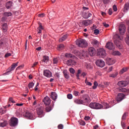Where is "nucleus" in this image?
Wrapping results in <instances>:
<instances>
[{
	"label": "nucleus",
	"instance_id": "obj_1",
	"mask_svg": "<svg viewBox=\"0 0 129 129\" xmlns=\"http://www.w3.org/2000/svg\"><path fill=\"white\" fill-rule=\"evenodd\" d=\"M89 107L92 109L99 110L102 109L103 107V105L100 103L97 102H92L89 105Z\"/></svg>",
	"mask_w": 129,
	"mask_h": 129
},
{
	"label": "nucleus",
	"instance_id": "obj_2",
	"mask_svg": "<svg viewBox=\"0 0 129 129\" xmlns=\"http://www.w3.org/2000/svg\"><path fill=\"white\" fill-rule=\"evenodd\" d=\"M116 37H117V38L113 40L114 44L116 45V46H117L118 48H119V49H122V45L121 43H120V41H121V37H120V36L118 35H116Z\"/></svg>",
	"mask_w": 129,
	"mask_h": 129
},
{
	"label": "nucleus",
	"instance_id": "obj_3",
	"mask_svg": "<svg viewBox=\"0 0 129 129\" xmlns=\"http://www.w3.org/2000/svg\"><path fill=\"white\" fill-rule=\"evenodd\" d=\"M76 44L78 45V47L85 48L87 46V42L84 39H79L76 41Z\"/></svg>",
	"mask_w": 129,
	"mask_h": 129
},
{
	"label": "nucleus",
	"instance_id": "obj_4",
	"mask_svg": "<svg viewBox=\"0 0 129 129\" xmlns=\"http://www.w3.org/2000/svg\"><path fill=\"white\" fill-rule=\"evenodd\" d=\"M18 118L12 117L9 121V125L12 127H16L18 125Z\"/></svg>",
	"mask_w": 129,
	"mask_h": 129
},
{
	"label": "nucleus",
	"instance_id": "obj_5",
	"mask_svg": "<svg viewBox=\"0 0 129 129\" xmlns=\"http://www.w3.org/2000/svg\"><path fill=\"white\" fill-rule=\"evenodd\" d=\"M97 55L102 58H104L106 56V51L103 48H100L98 50Z\"/></svg>",
	"mask_w": 129,
	"mask_h": 129
},
{
	"label": "nucleus",
	"instance_id": "obj_6",
	"mask_svg": "<svg viewBox=\"0 0 129 129\" xmlns=\"http://www.w3.org/2000/svg\"><path fill=\"white\" fill-rule=\"evenodd\" d=\"M37 115H38V117L42 118L44 116L43 115V109L42 107H39L36 109Z\"/></svg>",
	"mask_w": 129,
	"mask_h": 129
},
{
	"label": "nucleus",
	"instance_id": "obj_7",
	"mask_svg": "<svg viewBox=\"0 0 129 129\" xmlns=\"http://www.w3.org/2000/svg\"><path fill=\"white\" fill-rule=\"evenodd\" d=\"M128 84H129V81H119L118 82V83L117 84V85L118 86H119V87H126Z\"/></svg>",
	"mask_w": 129,
	"mask_h": 129
},
{
	"label": "nucleus",
	"instance_id": "obj_8",
	"mask_svg": "<svg viewBox=\"0 0 129 129\" xmlns=\"http://www.w3.org/2000/svg\"><path fill=\"white\" fill-rule=\"evenodd\" d=\"M96 65L98 67L102 68L103 67H105V62L101 59H98L97 61H96Z\"/></svg>",
	"mask_w": 129,
	"mask_h": 129
},
{
	"label": "nucleus",
	"instance_id": "obj_9",
	"mask_svg": "<svg viewBox=\"0 0 129 129\" xmlns=\"http://www.w3.org/2000/svg\"><path fill=\"white\" fill-rule=\"evenodd\" d=\"M105 47L109 50H113L115 48L114 45H113V44L111 42H107V43H106V45H105Z\"/></svg>",
	"mask_w": 129,
	"mask_h": 129
},
{
	"label": "nucleus",
	"instance_id": "obj_10",
	"mask_svg": "<svg viewBox=\"0 0 129 129\" xmlns=\"http://www.w3.org/2000/svg\"><path fill=\"white\" fill-rule=\"evenodd\" d=\"M126 31V28L124 24H120L119 26V32L120 34L123 35Z\"/></svg>",
	"mask_w": 129,
	"mask_h": 129
},
{
	"label": "nucleus",
	"instance_id": "obj_11",
	"mask_svg": "<svg viewBox=\"0 0 129 129\" xmlns=\"http://www.w3.org/2000/svg\"><path fill=\"white\" fill-rule=\"evenodd\" d=\"M18 62H17V63H12V66H11V68H9V69H7V72L10 73L12 71H14L15 68H16V67L18 66Z\"/></svg>",
	"mask_w": 129,
	"mask_h": 129
},
{
	"label": "nucleus",
	"instance_id": "obj_12",
	"mask_svg": "<svg viewBox=\"0 0 129 129\" xmlns=\"http://www.w3.org/2000/svg\"><path fill=\"white\" fill-rule=\"evenodd\" d=\"M88 51L89 54H90L91 56H93L95 55V54H96L95 48L93 47H89L88 49Z\"/></svg>",
	"mask_w": 129,
	"mask_h": 129
},
{
	"label": "nucleus",
	"instance_id": "obj_13",
	"mask_svg": "<svg viewBox=\"0 0 129 129\" xmlns=\"http://www.w3.org/2000/svg\"><path fill=\"white\" fill-rule=\"evenodd\" d=\"M43 75L44 76L46 77V78H50L52 77V73L51 72L48 70H45L43 71Z\"/></svg>",
	"mask_w": 129,
	"mask_h": 129
},
{
	"label": "nucleus",
	"instance_id": "obj_14",
	"mask_svg": "<svg viewBox=\"0 0 129 129\" xmlns=\"http://www.w3.org/2000/svg\"><path fill=\"white\" fill-rule=\"evenodd\" d=\"M75 103L79 105H85V104H86L88 103V102H85V101H83L81 99H76L74 100Z\"/></svg>",
	"mask_w": 129,
	"mask_h": 129
},
{
	"label": "nucleus",
	"instance_id": "obj_15",
	"mask_svg": "<svg viewBox=\"0 0 129 129\" xmlns=\"http://www.w3.org/2000/svg\"><path fill=\"white\" fill-rule=\"evenodd\" d=\"M50 98L49 97L46 96L45 98L43 99V103L46 106H48L49 104H50Z\"/></svg>",
	"mask_w": 129,
	"mask_h": 129
},
{
	"label": "nucleus",
	"instance_id": "obj_16",
	"mask_svg": "<svg viewBox=\"0 0 129 129\" xmlns=\"http://www.w3.org/2000/svg\"><path fill=\"white\" fill-rule=\"evenodd\" d=\"M78 56L80 57H87V52L84 51V50H80V51H78Z\"/></svg>",
	"mask_w": 129,
	"mask_h": 129
},
{
	"label": "nucleus",
	"instance_id": "obj_17",
	"mask_svg": "<svg viewBox=\"0 0 129 129\" xmlns=\"http://www.w3.org/2000/svg\"><path fill=\"white\" fill-rule=\"evenodd\" d=\"M124 97L125 95L124 94L119 93V94H118V96H117L116 100L118 102L121 101L123 100V99H124Z\"/></svg>",
	"mask_w": 129,
	"mask_h": 129
},
{
	"label": "nucleus",
	"instance_id": "obj_18",
	"mask_svg": "<svg viewBox=\"0 0 129 129\" xmlns=\"http://www.w3.org/2000/svg\"><path fill=\"white\" fill-rule=\"evenodd\" d=\"M91 24H92V20H86L82 21V25L83 26H87Z\"/></svg>",
	"mask_w": 129,
	"mask_h": 129
},
{
	"label": "nucleus",
	"instance_id": "obj_19",
	"mask_svg": "<svg viewBox=\"0 0 129 129\" xmlns=\"http://www.w3.org/2000/svg\"><path fill=\"white\" fill-rule=\"evenodd\" d=\"M50 98L53 101H55L57 99V94L55 92H51Z\"/></svg>",
	"mask_w": 129,
	"mask_h": 129
},
{
	"label": "nucleus",
	"instance_id": "obj_20",
	"mask_svg": "<svg viewBox=\"0 0 129 129\" xmlns=\"http://www.w3.org/2000/svg\"><path fill=\"white\" fill-rule=\"evenodd\" d=\"M107 63L109 66H111L115 63V60L111 58H108Z\"/></svg>",
	"mask_w": 129,
	"mask_h": 129
},
{
	"label": "nucleus",
	"instance_id": "obj_21",
	"mask_svg": "<svg viewBox=\"0 0 129 129\" xmlns=\"http://www.w3.org/2000/svg\"><path fill=\"white\" fill-rule=\"evenodd\" d=\"M90 98L88 95H84L81 98V100L85 101V102H89V100Z\"/></svg>",
	"mask_w": 129,
	"mask_h": 129
},
{
	"label": "nucleus",
	"instance_id": "obj_22",
	"mask_svg": "<svg viewBox=\"0 0 129 129\" xmlns=\"http://www.w3.org/2000/svg\"><path fill=\"white\" fill-rule=\"evenodd\" d=\"M75 64H76V61L73 59H71L67 60V64L68 66L75 65Z\"/></svg>",
	"mask_w": 129,
	"mask_h": 129
},
{
	"label": "nucleus",
	"instance_id": "obj_23",
	"mask_svg": "<svg viewBox=\"0 0 129 129\" xmlns=\"http://www.w3.org/2000/svg\"><path fill=\"white\" fill-rule=\"evenodd\" d=\"M118 90L119 91V92H122V93H129V90L126 89L125 88H119L118 89Z\"/></svg>",
	"mask_w": 129,
	"mask_h": 129
},
{
	"label": "nucleus",
	"instance_id": "obj_24",
	"mask_svg": "<svg viewBox=\"0 0 129 129\" xmlns=\"http://www.w3.org/2000/svg\"><path fill=\"white\" fill-rule=\"evenodd\" d=\"M129 69V67H124L121 70L119 71V74L121 75L123 73H126Z\"/></svg>",
	"mask_w": 129,
	"mask_h": 129
},
{
	"label": "nucleus",
	"instance_id": "obj_25",
	"mask_svg": "<svg viewBox=\"0 0 129 129\" xmlns=\"http://www.w3.org/2000/svg\"><path fill=\"white\" fill-rule=\"evenodd\" d=\"M25 116H26V118H28L29 119L33 118V114L29 112H26V114H25Z\"/></svg>",
	"mask_w": 129,
	"mask_h": 129
},
{
	"label": "nucleus",
	"instance_id": "obj_26",
	"mask_svg": "<svg viewBox=\"0 0 129 129\" xmlns=\"http://www.w3.org/2000/svg\"><path fill=\"white\" fill-rule=\"evenodd\" d=\"M8 29V27L7 26V24L5 23V24H3L2 29H3V32H4V33H6V32H7Z\"/></svg>",
	"mask_w": 129,
	"mask_h": 129
},
{
	"label": "nucleus",
	"instance_id": "obj_27",
	"mask_svg": "<svg viewBox=\"0 0 129 129\" xmlns=\"http://www.w3.org/2000/svg\"><path fill=\"white\" fill-rule=\"evenodd\" d=\"M68 37V35L67 34H65L63 36H62L61 37V38H60L59 39V42H60V43L63 42L65 41V40H66V39H67V37Z\"/></svg>",
	"mask_w": 129,
	"mask_h": 129
},
{
	"label": "nucleus",
	"instance_id": "obj_28",
	"mask_svg": "<svg viewBox=\"0 0 129 129\" xmlns=\"http://www.w3.org/2000/svg\"><path fill=\"white\" fill-rule=\"evenodd\" d=\"M64 56H65V57L69 59H70V58L74 59V57H75V56H74L73 54L71 53H65Z\"/></svg>",
	"mask_w": 129,
	"mask_h": 129
},
{
	"label": "nucleus",
	"instance_id": "obj_29",
	"mask_svg": "<svg viewBox=\"0 0 129 129\" xmlns=\"http://www.w3.org/2000/svg\"><path fill=\"white\" fill-rule=\"evenodd\" d=\"M12 6H13V2L11 1H9L6 3V7L7 9H10Z\"/></svg>",
	"mask_w": 129,
	"mask_h": 129
},
{
	"label": "nucleus",
	"instance_id": "obj_30",
	"mask_svg": "<svg viewBox=\"0 0 129 129\" xmlns=\"http://www.w3.org/2000/svg\"><path fill=\"white\" fill-rule=\"evenodd\" d=\"M42 62L45 63V64H47V62L48 61V56L44 55L43 59L42 60Z\"/></svg>",
	"mask_w": 129,
	"mask_h": 129
},
{
	"label": "nucleus",
	"instance_id": "obj_31",
	"mask_svg": "<svg viewBox=\"0 0 129 129\" xmlns=\"http://www.w3.org/2000/svg\"><path fill=\"white\" fill-rule=\"evenodd\" d=\"M112 55H114V56H116V55H120L121 54V53H120V52H119V51L118 50H116V51H112Z\"/></svg>",
	"mask_w": 129,
	"mask_h": 129
},
{
	"label": "nucleus",
	"instance_id": "obj_32",
	"mask_svg": "<svg viewBox=\"0 0 129 129\" xmlns=\"http://www.w3.org/2000/svg\"><path fill=\"white\" fill-rule=\"evenodd\" d=\"M41 30H43V27H42V25L41 23L39 24V27H38V30L39 31L38 32V34H41Z\"/></svg>",
	"mask_w": 129,
	"mask_h": 129
},
{
	"label": "nucleus",
	"instance_id": "obj_33",
	"mask_svg": "<svg viewBox=\"0 0 129 129\" xmlns=\"http://www.w3.org/2000/svg\"><path fill=\"white\" fill-rule=\"evenodd\" d=\"M92 45H95V46H98L99 45V41H98L96 39H93L92 40Z\"/></svg>",
	"mask_w": 129,
	"mask_h": 129
},
{
	"label": "nucleus",
	"instance_id": "obj_34",
	"mask_svg": "<svg viewBox=\"0 0 129 129\" xmlns=\"http://www.w3.org/2000/svg\"><path fill=\"white\" fill-rule=\"evenodd\" d=\"M117 76H118V73L116 72V73H113V74H112L109 75V77H111L112 79H114L117 77Z\"/></svg>",
	"mask_w": 129,
	"mask_h": 129
},
{
	"label": "nucleus",
	"instance_id": "obj_35",
	"mask_svg": "<svg viewBox=\"0 0 129 129\" xmlns=\"http://www.w3.org/2000/svg\"><path fill=\"white\" fill-rule=\"evenodd\" d=\"M129 9V4H126L125 5H124V11L125 12H127V11H128Z\"/></svg>",
	"mask_w": 129,
	"mask_h": 129
},
{
	"label": "nucleus",
	"instance_id": "obj_36",
	"mask_svg": "<svg viewBox=\"0 0 129 129\" xmlns=\"http://www.w3.org/2000/svg\"><path fill=\"white\" fill-rule=\"evenodd\" d=\"M85 67L88 70L92 69V66L90 63H85Z\"/></svg>",
	"mask_w": 129,
	"mask_h": 129
},
{
	"label": "nucleus",
	"instance_id": "obj_37",
	"mask_svg": "<svg viewBox=\"0 0 129 129\" xmlns=\"http://www.w3.org/2000/svg\"><path fill=\"white\" fill-rule=\"evenodd\" d=\"M34 84L33 82H31L28 84V88H29L30 90H32L33 87H34Z\"/></svg>",
	"mask_w": 129,
	"mask_h": 129
},
{
	"label": "nucleus",
	"instance_id": "obj_38",
	"mask_svg": "<svg viewBox=\"0 0 129 129\" xmlns=\"http://www.w3.org/2000/svg\"><path fill=\"white\" fill-rule=\"evenodd\" d=\"M102 106H104V107H105L103 109H107L108 108H109V105L107 103H103V105Z\"/></svg>",
	"mask_w": 129,
	"mask_h": 129
},
{
	"label": "nucleus",
	"instance_id": "obj_39",
	"mask_svg": "<svg viewBox=\"0 0 129 129\" xmlns=\"http://www.w3.org/2000/svg\"><path fill=\"white\" fill-rule=\"evenodd\" d=\"M58 63V58H53V64H57Z\"/></svg>",
	"mask_w": 129,
	"mask_h": 129
},
{
	"label": "nucleus",
	"instance_id": "obj_40",
	"mask_svg": "<svg viewBox=\"0 0 129 129\" xmlns=\"http://www.w3.org/2000/svg\"><path fill=\"white\" fill-rule=\"evenodd\" d=\"M126 113H124L122 115V117H121V120L123 121L124 120H126Z\"/></svg>",
	"mask_w": 129,
	"mask_h": 129
},
{
	"label": "nucleus",
	"instance_id": "obj_41",
	"mask_svg": "<svg viewBox=\"0 0 129 129\" xmlns=\"http://www.w3.org/2000/svg\"><path fill=\"white\" fill-rule=\"evenodd\" d=\"M85 84H86V85H87L89 86H92V83L90 82H88V81H87V79H85Z\"/></svg>",
	"mask_w": 129,
	"mask_h": 129
},
{
	"label": "nucleus",
	"instance_id": "obj_42",
	"mask_svg": "<svg viewBox=\"0 0 129 129\" xmlns=\"http://www.w3.org/2000/svg\"><path fill=\"white\" fill-rule=\"evenodd\" d=\"M58 48H59V50H61V49H63V48H64V45H63L62 44H60L58 46Z\"/></svg>",
	"mask_w": 129,
	"mask_h": 129
},
{
	"label": "nucleus",
	"instance_id": "obj_43",
	"mask_svg": "<svg viewBox=\"0 0 129 129\" xmlns=\"http://www.w3.org/2000/svg\"><path fill=\"white\" fill-rule=\"evenodd\" d=\"M7 124V122L5 121L4 122H1L0 123V126L2 127H5Z\"/></svg>",
	"mask_w": 129,
	"mask_h": 129
},
{
	"label": "nucleus",
	"instance_id": "obj_44",
	"mask_svg": "<svg viewBox=\"0 0 129 129\" xmlns=\"http://www.w3.org/2000/svg\"><path fill=\"white\" fill-rule=\"evenodd\" d=\"M93 86H92V89H95L97 88V86H98V83L96 81L94 82Z\"/></svg>",
	"mask_w": 129,
	"mask_h": 129
},
{
	"label": "nucleus",
	"instance_id": "obj_45",
	"mask_svg": "<svg viewBox=\"0 0 129 129\" xmlns=\"http://www.w3.org/2000/svg\"><path fill=\"white\" fill-rule=\"evenodd\" d=\"M81 74V70H78V73H77L76 77L78 78V80H79V75Z\"/></svg>",
	"mask_w": 129,
	"mask_h": 129
},
{
	"label": "nucleus",
	"instance_id": "obj_46",
	"mask_svg": "<svg viewBox=\"0 0 129 129\" xmlns=\"http://www.w3.org/2000/svg\"><path fill=\"white\" fill-rule=\"evenodd\" d=\"M70 73H71V74H75V70L71 68V69H70Z\"/></svg>",
	"mask_w": 129,
	"mask_h": 129
},
{
	"label": "nucleus",
	"instance_id": "obj_47",
	"mask_svg": "<svg viewBox=\"0 0 129 129\" xmlns=\"http://www.w3.org/2000/svg\"><path fill=\"white\" fill-rule=\"evenodd\" d=\"M51 110H52V108L50 106L46 107V111L47 112H50Z\"/></svg>",
	"mask_w": 129,
	"mask_h": 129
},
{
	"label": "nucleus",
	"instance_id": "obj_48",
	"mask_svg": "<svg viewBox=\"0 0 129 129\" xmlns=\"http://www.w3.org/2000/svg\"><path fill=\"white\" fill-rule=\"evenodd\" d=\"M79 94V92L77 91H73V95H74L75 96L77 97L78 96V95Z\"/></svg>",
	"mask_w": 129,
	"mask_h": 129
},
{
	"label": "nucleus",
	"instance_id": "obj_49",
	"mask_svg": "<svg viewBox=\"0 0 129 129\" xmlns=\"http://www.w3.org/2000/svg\"><path fill=\"white\" fill-rule=\"evenodd\" d=\"M63 75H64V77H65V78L68 79L69 78H70V77L69 76L68 74L66 73L65 72H63Z\"/></svg>",
	"mask_w": 129,
	"mask_h": 129
},
{
	"label": "nucleus",
	"instance_id": "obj_50",
	"mask_svg": "<svg viewBox=\"0 0 129 129\" xmlns=\"http://www.w3.org/2000/svg\"><path fill=\"white\" fill-rule=\"evenodd\" d=\"M95 35H98L99 34V30L98 29H95L93 31Z\"/></svg>",
	"mask_w": 129,
	"mask_h": 129
},
{
	"label": "nucleus",
	"instance_id": "obj_51",
	"mask_svg": "<svg viewBox=\"0 0 129 129\" xmlns=\"http://www.w3.org/2000/svg\"><path fill=\"white\" fill-rule=\"evenodd\" d=\"M24 68V65L19 66L17 68L16 70H20V69H22Z\"/></svg>",
	"mask_w": 129,
	"mask_h": 129
},
{
	"label": "nucleus",
	"instance_id": "obj_52",
	"mask_svg": "<svg viewBox=\"0 0 129 129\" xmlns=\"http://www.w3.org/2000/svg\"><path fill=\"white\" fill-rule=\"evenodd\" d=\"M91 16H92V14L90 13H87V14H86V19H88V18L91 17Z\"/></svg>",
	"mask_w": 129,
	"mask_h": 129
},
{
	"label": "nucleus",
	"instance_id": "obj_53",
	"mask_svg": "<svg viewBox=\"0 0 129 129\" xmlns=\"http://www.w3.org/2000/svg\"><path fill=\"white\" fill-rule=\"evenodd\" d=\"M112 10H113V11H114V12L117 11L116 5H113V6H112Z\"/></svg>",
	"mask_w": 129,
	"mask_h": 129
},
{
	"label": "nucleus",
	"instance_id": "obj_54",
	"mask_svg": "<svg viewBox=\"0 0 129 129\" xmlns=\"http://www.w3.org/2000/svg\"><path fill=\"white\" fill-rule=\"evenodd\" d=\"M67 98L69 99H72L73 98L72 95L71 94H69L67 95Z\"/></svg>",
	"mask_w": 129,
	"mask_h": 129
},
{
	"label": "nucleus",
	"instance_id": "obj_55",
	"mask_svg": "<svg viewBox=\"0 0 129 129\" xmlns=\"http://www.w3.org/2000/svg\"><path fill=\"white\" fill-rule=\"evenodd\" d=\"M112 9L110 8L108 10V14L109 15H112Z\"/></svg>",
	"mask_w": 129,
	"mask_h": 129
},
{
	"label": "nucleus",
	"instance_id": "obj_56",
	"mask_svg": "<svg viewBox=\"0 0 129 129\" xmlns=\"http://www.w3.org/2000/svg\"><path fill=\"white\" fill-rule=\"evenodd\" d=\"M126 43L129 46V35L127 36V38L126 39Z\"/></svg>",
	"mask_w": 129,
	"mask_h": 129
},
{
	"label": "nucleus",
	"instance_id": "obj_57",
	"mask_svg": "<svg viewBox=\"0 0 129 129\" xmlns=\"http://www.w3.org/2000/svg\"><path fill=\"white\" fill-rule=\"evenodd\" d=\"M58 128L59 129H63V125L60 124L59 125H58Z\"/></svg>",
	"mask_w": 129,
	"mask_h": 129
},
{
	"label": "nucleus",
	"instance_id": "obj_58",
	"mask_svg": "<svg viewBox=\"0 0 129 129\" xmlns=\"http://www.w3.org/2000/svg\"><path fill=\"white\" fill-rule=\"evenodd\" d=\"M12 55V54L10 53H7L6 54V55H5V57L7 58V57H10Z\"/></svg>",
	"mask_w": 129,
	"mask_h": 129
},
{
	"label": "nucleus",
	"instance_id": "obj_59",
	"mask_svg": "<svg viewBox=\"0 0 129 129\" xmlns=\"http://www.w3.org/2000/svg\"><path fill=\"white\" fill-rule=\"evenodd\" d=\"M103 26H104V27H105V28H108L109 27V25L106 24V23H103Z\"/></svg>",
	"mask_w": 129,
	"mask_h": 129
},
{
	"label": "nucleus",
	"instance_id": "obj_60",
	"mask_svg": "<svg viewBox=\"0 0 129 129\" xmlns=\"http://www.w3.org/2000/svg\"><path fill=\"white\" fill-rule=\"evenodd\" d=\"M10 102H11L12 103H15V101L13 100V98L11 97L9 98Z\"/></svg>",
	"mask_w": 129,
	"mask_h": 129
},
{
	"label": "nucleus",
	"instance_id": "obj_61",
	"mask_svg": "<svg viewBox=\"0 0 129 129\" xmlns=\"http://www.w3.org/2000/svg\"><path fill=\"white\" fill-rule=\"evenodd\" d=\"M12 14L11 13H6V16L7 17L12 16Z\"/></svg>",
	"mask_w": 129,
	"mask_h": 129
},
{
	"label": "nucleus",
	"instance_id": "obj_62",
	"mask_svg": "<svg viewBox=\"0 0 129 129\" xmlns=\"http://www.w3.org/2000/svg\"><path fill=\"white\" fill-rule=\"evenodd\" d=\"M81 125L85 126V122L84 121H81L80 123Z\"/></svg>",
	"mask_w": 129,
	"mask_h": 129
},
{
	"label": "nucleus",
	"instance_id": "obj_63",
	"mask_svg": "<svg viewBox=\"0 0 129 129\" xmlns=\"http://www.w3.org/2000/svg\"><path fill=\"white\" fill-rule=\"evenodd\" d=\"M44 16V14H40L39 15H38V16L40 18H43Z\"/></svg>",
	"mask_w": 129,
	"mask_h": 129
},
{
	"label": "nucleus",
	"instance_id": "obj_64",
	"mask_svg": "<svg viewBox=\"0 0 129 129\" xmlns=\"http://www.w3.org/2000/svg\"><path fill=\"white\" fill-rule=\"evenodd\" d=\"M90 119H91V117H89V116H85V120H89Z\"/></svg>",
	"mask_w": 129,
	"mask_h": 129
}]
</instances>
